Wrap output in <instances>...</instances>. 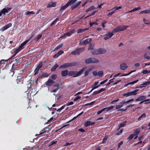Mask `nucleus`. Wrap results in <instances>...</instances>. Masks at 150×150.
I'll return each instance as SVG.
<instances>
[{
	"label": "nucleus",
	"instance_id": "f257e3e1",
	"mask_svg": "<svg viewBox=\"0 0 150 150\" xmlns=\"http://www.w3.org/2000/svg\"><path fill=\"white\" fill-rule=\"evenodd\" d=\"M85 69V68H83L79 71H70L68 75L69 76H72L73 77L78 76L80 75L84 71Z\"/></svg>",
	"mask_w": 150,
	"mask_h": 150
},
{
	"label": "nucleus",
	"instance_id": "f03ea898",
	"mask_svg": "<svg viewBox=\"0 0 150 150\" xmlns=\"http://www.w3.org/2000/svg\"><path fill=\"white\" fill-rule=\"evenodd\" d=\"M127 27L128 26L126 25H122L120 26H118L116 28L114 29L113 30L112 32L113 33H115L120 31H122L126 29Z\"/></svg>",
	"mask_w": 150,
	"mask_h": 150
},
{
	"label": "nucleus",
	"instance_id": "7ed1b4c3",
	"mask_svg": "<svg viewBox=\"0 0 150 150\" xmlns=\"http://www.w3.org/2000/svg\"><path fill=\"white\" fill-rule=\"evenodd\" d=\"M77 0H69L65 6L62 7L60 8V11L65 10L69 6L71 5Z\"/></svg>",
	"mask_w": 150,
	"mask_h": 150
},
{
	"label": "nucleus",
	"instance_id": "20e7f679",
	"mask_svg": "<svg viewBox=\"0 0 150 150\" xmlns=\"http://www.w3.org/2000/svg\"><path fill=\"white\" fill-rule=\"evenodd\" d=\"M139 90L138 89H136L133 91L128 92L126 93H125L123 94V96H126V97H128L132 96H135L137 94V92L139 91Z\"/></svg>",
	"mask_w": 150,
	"mask_h": 150
},
{
	"label": "nucleus",
	"instance_id": "39448f33",
	"mask_svg": "<svg viewBox=\"0 0 150 150\" xmlns=\"http://www.w3.org/2000/svg\"><path fill=\"white\" fill-rule=\"evenodd\" d=\"M35 89H32L31 91H26V94L28 95L27 98L30 97L31 96H33L36 94L38 92V91L35 92Z\"/></svg>",
	"mask_w": 150,
	"mask_h": 150
},
{
	"label": "nucleus",
	"instance_id": "423d86ee",
	"mask_svg": "<svg viewBox=\"0 0 150 150\" xmlns=\"http://www.w3.org/2000/svg\"><path fill=\"white\" fill-rule=\"evenodd\" d=\"M84 50V48H81L79 49H76L73 52L71 53V54L74 55H76L80 54L82 51Z\"/></svg>",
	"mask_w": 150,
	"mask_h": 150
},
{
	"label": "nucleus",
	"instance_id": "0eeeda50",
	"mask_svg": "<svg viewBox=\"0 0 150 150\" xmlns=\"http://www.w3.org/2000/svg\"><path fill=\"white\" fill-rule=\"evenodd\" d=\"M11 9L10 7H6L3 8L1 11H0V17L3 14L5 15L6 13L8 12V11Z\"/></svg>",
	"mask_w": 150,
	"mask_h": 150
},
{
	"label": "nucleus",
	"instance_id": "6e6552de",
	"mask_svg": "<svg viewBox=\"0 0 150 150\" xmlns=\"http://www.w3.org/2000/svg\"><path fill=\"white\" fill-rule=\"evenodd\" d=\"M74 65L73 63H66L63 65L59 67V68L60 69L66 68L69 67H71L74 66Z\"/></svg>",
	"mask_w": 150,
	"mask_h": 150
},
{
	"label": "nucleus",
	"instance_id": "1a4fd4ad",
	"mask_svg": "<svg viewBox=\"0 0 150 150\" xmlns=\"http://www.w3.org/2000/svg\"><path fill=\"white\" fill-rule=\"evenodd\" d=\"M113 33L110 32L107 33L105 35L104 39L106 40L111 38L113 35Z\"/></svg>",
	"mask_w": 150,
	"mask_h": 150
},
{
	"label": "nucleus",
	"instance_id": "9d476101",
	"mask_svg": "<svg viewBox=\"0 0 150 150\" xmlns=\"http://www.w3.org/2000/svg\"><path fill=\"white\" fill-rule=\"evenodd\" d=\"M128 67V66L125 63H123L120 65V68L121 70H125Z\"/></svg>",
	"mask_w": 150,
	"mask_h": 150
},
{
	"label": "nucleus",
	"instance_id": "9b49d317",
	"mask_svg": "<svg viewBox=\"0 0 150 150\" xmlns=\"http://www.w3.org/2000/svg\"><path fill=\"white\" fill-rule=\"evenodd\" d=\"M29 40H26L23 42L18 47V48L21 50L24 48V46L28 42Z\"/></svg>",
	"mask_w": 150,
	"mask_h": 150
},
{
	"label": "nucleus",
	"instance_id": "f8f14e48",
	"mask_svg": "<svg viewBox=\"0 0 150 150\" xmlns=\"http://www.w3.org/2000/svg\"><path fill=\"white\" fill-rule=\"evenodd\" d=\"M54 83V81L51 79H49L46 82V84L48 86H50L53 84Z\"/></svg>",
	"mask_w": 150,
	"mask_h": 150
},
{
	"label": "nucleus",
	"instance_id": "ddd939ff",
	"mask_svg": "<svg viewBox=\"0 0 150 150\" xmlns=\"http://www.w3.org/2000/svg\"><path fill=\"white\" fill-rule=\"evenodd\" d=\"M11 25L12 24L11 23L8 24L2 27L1 29V30L2 31H4L11 27Z\"/></svg>",
	"mask_w": 150,
	"mask_h": 150
},
{
	"label": "nucleus",
	"instance_id": "4468645a",
	"mask_svg": "<svg viewBox=\"0 0 150 150\" xmlns=\"http://www.w3.org/2000/svg\"><path fill=\"white\" fill-rule=\"evenodd\" d=\"M92 39L91 38H87L83 41L82 44L83 45H86L91 42L92 41Z\"/></svg>",
	"mask_w": 150,
	"mask_h": 150
},
{
	"label": "nucleus",
	"instance_id": "2eb2a0df",
	"mask_svg": "<svg viewBox=\"0 0 150 150\" xmlns=\"http://www.w3.org/2000/svg\"><path fill=\"white\" fill-rule=\"evenodd\" d=\"M146 97L144 96H140L137 98L136 99L135 101H141L143 100H144L146 99Z\"/></svg>",
	"mask_w": 150,
	"mask_h": 150
},
{
	"label": "nucleus",
	"instance_id": "dca6fc26",
	"mask_svg": "<svg viewBox=\"0 0 150 150\" xmlns=\"http://www.w3.org/2000/svg\"><path fill=\"white\" fill-rule=\"evenodd\" d=\"M20 51H21L18 48H15L13 50V51L14 53L13 55V57H15L16 55Z\"/></svg>",
	"mask_w": 150,
	"mask_h": 150
},
{
	"label": "nucleus",
	"instance_id": "f3484780",
	"mask_svg": "<svg viewBox=\"0 0 150 150\" xmlns=\"http://www.w3.org/2000/svg\"><path fill=\"white\" fill-rule=\"evenodd\" d=\"M81 1H78L75 4L72 5L71 6L72 10H73L76 8L80 4Z\"/></svg>",
	"mask_w": 150,
	"mask_h": 150
},
{
	"label": "nucleus",
	"instance_id": "a211bd4d",
	"mask_svg": "<svg viewBox=\"0 0 150 150\" xmlns=\"http://www.w3.org/2000/svg\"><path fill=\"white\" fill-rule=\"evenodd\" d=\"M98 81H95L94 82L93 85L92 86V87L93 88V89L97 88L100 86L99 85H98Z\"/></svg>",
	"mask_w": 150,
	"mask_h": 150
},
{
	"label": "nucleus",
	"instance_id": "6ab92c4d",
	"mask_svg": "<svg viewBox=\"0 0 150 150\" xmlns=\"http://www.w3.org/2000/svg\"><path fill=\"white\" fill-rule=\"evenodd\" d=\"M99 54H101L105 53L106 52L105 49L104 48H100L98 49Z\"/></svg>",
	"mask_w": 150,
	"mask_h": 150
},
{
	"label": "nucleus",
	"instance_id": "aec40b11",
	"mask_svg": "<svg viewBox=\"0 0 150 150\" xmlns=\"http://www.w3.org/2000/svg\"><path fill=\"white\" fill-rule=\"evenodd\" d=\"M140 129L138 128L134 131V133L133 134L134 136H137L140 132Z\"/></svg>",
	"mask_w": 150,
	"mask_h": 150
},
{
	"label": "nucleus",
	"instance_id": "412c9836",
	"mask_svg": "<svg viewBox=\"0 0 150 150\" xmlns=\"http://www.w3.org/2000/svg\"><path fill=\"white\" fill-rule=\"evenodd\" d=\"M68 71L67 70H65L64 71H62L61 72V74L62 76H66L67 74H68Z\"/></svg>",
	"mask_w": 150,
	"mask_h": 150
},
{
	"label": "nucleus",
	"instance_id": "4be33fe9",
	"mask_svg": "<svg viewBox=\"0 0 150 150\" xmlns=\"http://www.w3.org/2000/svg\"><path fill=\"white\" fill-rule=\"evenodd\" d=\"M94 124L93 122H91L90 121H87L86 122L84 123V125L85 126L87 127L89 125H92Z\"/></svg>",
	"mask_w": 150,
	"mask_h": 150
},
{
	"label": "nucleus",
	"instance_id": "5701e85b",
	"mask_svg": "<svg viewBox=\"0 0 150 150\" xmlns=\"http://www.w3.org/2000/svg\"><path fill=\"white\" fill-rule=\"evenodd\" d=\"M59 84H57L55 85H54V86H56L57 88H55L53 90H52L51 92L52 93H55L56 92H57V90H58V88L59 87Z\"/></svg>",
	"mask_w": 150,
	"mask_h": 150
},
{
	"label": "nucleus",
	"instance_id": "b1692460",
	"mask_svg": "<svg viewBox=\"0 0 150 150\" xmlns=\"http://www.w3.org/2000/svg\"><path fill=\"white\" fill-rule=\"evenodd\" d=\"M91 59L92 63H96L99 62V60L96 58L91 57Z\"/></svg>",
	"mask_w": 150,
	"mask_h": 150
},
{
	"label": "nucleus",
	"instance_id": "393cba45",
	"mask_svg": "<svg viewBox=\"0 0 150 150\" xmlns=\"http://www.w3.org/2000/svg\"><path fill=\"white\" fill-rule=\"evenodd\" d=\"M115 107L114 106L112 105L108 107L107 108H104L105 110V111H108L110 110L113 108Z\"/></svg>",
	"mask_w": 150,
	"mask_h": 150
},
{
	"label": "nucleus",
	"instance_id": "a878e982",
	"mask_svg": "<svg viewBox=\"0 0 150 150\" xmlns=\"http://www.w3.org/2000/svg\"><path fill=\"white\" fill-rule=\"evenodd\" d=\"M88 29V28L79 29L77 30V32L78 33H82V32H83V31L87 30Z\"/></svg>",
	"mask_w": 150,
	"mask_h": 150
},
{
	"label": "nucleus",
	"instance_id": "bb28decb",
	"mask_svg": "<svg viewBox=\"0 0 150 150\" xmlns=\"http://www.w3.org/2000/svg\"><path fill=\"white\" fill-rule=\"evenodd\" d=\"M94 55H97L99 54H98V50H93L91 52Z\"/></svg>",
	"mask_w": 150,
	"mask_h": 150
},
{
	"label": "nucleus",
	"instance_id": "cd10ccee",
	"mask_svg": "<svg viewBox=\"0 0 150 150\" xmlns=\"http://www.w3.org/2000/svg\"><path fill=\"white\" fill-rule=\"evenodd\" d=\"M150 83V81H147L146 82L144 83H142L141 85V86H141V87H145L146 86L149 85Z\"/></svg>",
	"mask_w": 150,
	"mask_h": 150
},
{
	"label": "nucleus",
	"instance_id": "c85d7f7f",
	"mask_svg": "<svg viewBox=\"0 0 150 150\" xmlns=\"http://www.w3.org/2000/svg\"><path fill=\"white\" fill-rule=\"evenodd\" d=\"M85 62L86 64L92 63L91 57L86 59L85 60Z\"/></svg>",
	"mask_w": 150,
	"mask_h": 150
},
{
	"label": "nucleus",
	"instance_id": "c756f323",
	"mask_svg": "<svg viewBox=\"0 0 150 150\" xmlns=\"http://www.w3.org/2000/svg\"><path fill=\"white\" fill-rule=\"evenodd\" d=\"M150 13V9H148L147 10H145L142 11L140 13H145L146 14L149 13Z\"/></svg>",
	"mask_w": 150,
	"mask_h": 150
},
{
	"label": "nucleus",
	"instance_id": "7c9ffc66",
	"mask_svg": "<svg viewBox=\"0 0 150 150\" xmlns=\"http://www.w3.org/2000/svg\"><path fill=\"white\" fill-rule=\"evenodd\" d=\"M123 106V105L122 104V103H121L119 105H117L115 106V109L116 110H118L120 109V108H122Z\"/></svg>",
	"mask_w": 150,
	"mask_h": 150
},
{
	"label": "nucleus",
	"instance_id": "2f4dec72",
	"mask_svg": "<svg viewBox=\"0 0 150 150\" xmlns=\"http://www.w3.org/2000/svg\"><path fill=\"white\" fill-rule=\"evenodd\" d=\"M59 66L57 64H56L51 69L52 71H54Z\"/></svg>",
	"mask_w": 150,
	"mask_h": 150
},
{
	"label": "nucleus",
	"instance_id": "473e14b6",
	"mask_svg": "<svg viewBox=\"0 0 150 150\" xmlns=\"http://www.w3.org/2000/svg\"><path fill=\"white\" fill-rule=\"evenodd\" d=\"M56 3L55 2H53L51 4H49L47 6L48 8L54 7L56 6Z\"/></svg>",
	"mask_w": 150,
	"mask_h": 150
},
{
	"label": "nucleus",
	"instance_id": "72a5a7b5",
	"mask_svg": "<svg viewBox=\"0 0 150 150\" xmlns=\"http://www.w3.org/2000/svg\"><path fill=\"white\" fill-rule=\"evenodd\" d=\"M134 105V104L133 105H131V104H130V105H127L126 106V108L125 109V110H123L122 109H120V110H118V111H125L128 108H129V107H132V106H133V105Z\"/></svg>",
	"mask_w": 150,
	"mask_h": 150
},
{
	"label": "nucleus",
	"instance_id": "f704fd0d",
	"mask_svg": "<svg viewBox=\"0 0 150 150\" xmlns=\"http://www.w3.org/2000/svg\"><path fill=\"white\" fill-rule=\"evenodd\" d=\"M95 8L93 6H91L90 7L88 8L86 10V12H88L89 11H91L92 10H93V9H94Z\"/></svg>",
	"mask_w": 150,
	"mask_h": 150
},
{
	"label": "nucleus",
	"instance_id": "c9c22d12",
	"mask_svg": "<svg viewBox=\"0 0 150 150\" xmlns=\"http://www.w3.org/2000/svg\"><path fill=\"white\" fill-rule=\"evenodd\" d=\"M35 12L33 11H27L25 13V14L27 15H30L31 14H35Z\"/></svg>",
	"mask_w": 150,
	"mask_h": 150
},
{
	"label": "nucleus",
	"instance_id": "e433bc0d",
	"mask_svg": "<svg viewBox=\"0 0 150 150\" xmlns=\"http://www.w3.org/2000/svg\"><path fill=\"white\" fill-rule=\"evenodd\" d=\"M146 116V115L145 113L142 114L140 117H139L138 118V120H140L142 118H145Z\"/></svg>",
	"mask_w": 150,
	"mask_h": 150
},
{
	"label": "nucleus",
	"instance_id": "4c0bfd02",
	"mask_svg": "<svg viewBox=\"0 0 150 150\" xmlns=\"http://www.w3.org/2000/svg\"><path fill=\"white\" fill-rule=\"evenodd\" d=\"M71 35V33L70 32H68L67 33H66L63 36V37L64 38H65L67 36H70Z\"/></svg>",
	"mask_w": 150,
	"mask_h": 150
},
{
	"label": "nucleus",
	"instance_id": "58836bf2",
	"mask_svg": "<svg viewBox=\"0 0 150 150\" xmlns=\"http://www.w3.org/2000/svg\"><path fill=\"white\" fill-rule=\"evenodd\" d=\"M144 57L146 59H149L150 58V57L148 55V54L147 53H145L144 54Z\"/></svg>",
	"mask_w": 150,
	"mask_h": 150
},
{
	"label": "nucleus",
	"instance_id": "ea45409f",
	"mask_svg": "<svg viewBox=\"0 0 150 150\" xmlns=\"http://www.w3.org/2000/svg\"><path fill=\"white\" fill-rule=\"evenodd\" d=\"M103 71H100L98 72V74L100 77H101L103 76Z\"/></svg>",
	"mask_w": 150,
	"mask_h": 150
},
{
	"label": "nucleus",
	"instance_id": "a19ab883",
	"mask_svg": "<svg viewBox=\"0 0 150 150\" xmlns=\"http://www.w3.org/2000/svg\"><path fill=\"white\" fill-rule=\"evenodd\" d=\"M63 46V45L62 44H61L57 46L55 48L54 50H57L58 49L62 47Z\"/></svg>",
	"mask_w": 150,
	"mask_h": 150
},
{
	"label": "nucleus",
	"instance_id": "79ce46f5",
	"mask_svg": "<svg viewBox=\"0 0 150 150\" xmlns=\"http://www.w3.org/2000/svg\"><path fill=\"white\" fill-rule=\"evenodd\" d=\"M134 136L133 134H131L127 138V139L128 140H131Z\"/></svg>",
	"mask_w": 150,
	"mask_h": 150
},
{
	"label": "nucleus",
	"instance_id": "37998d69",
	"mask_svg": "<svg viewBox=\"0 0 150 150\" xmlns=\"http://www.w3.org/2000/svg\"><path fill=\"white\" fill-rule=\"evenodd\" d=\"M65 106V105H64L63 106H62L60 108L58 109V110H57V111L59 112L61 111L64 108Z\"/></svg>",
	"mask_w": 150,
	"mask_h": 150
},
{
	"label": "nucleus",
	"instance_id": "c03bdc74",
	"mask_svg": "<svg viewBox=\"0 0 150 150\" xmlns=\"http://www.w3.org/2000/svg\"><path fill=\"white\" fill-rule=\"evenodd\" d=\"M141 9V7L140 6H139V7H138L135 8H133V9H132V11H133V12H134L135 11H138V10H139V9Z\"/></svg>",
	"mask_w": 150,
	"mask_h": 150
},
{
	"label": "nucleus",
	"instance_id": "a18cd8bd",
	"mask_svg": "<svg viewBox=\"0 0 150 150\" xmlns=\"http://www.w3.org/2000/svg\"><path fill=\"white\" fill-rule=\"evenodd\" d=\"M43 65V63L42 62H41L39 64L37 68L38 69H39L40 68H41Z\"/></svg>",
	"mask_w": 150,
	"mask_h": 150
},
{
	"label": "nucleus",
	"instance_id": "49530a36",
	"mask_svg": "<svg viewBox=\"0 0 150 150\" xmlns=\"http://www.w3.org/2000/svg\"><path fill=\"white\" fill-rule=\"evenodd\" d=\"M125 125V122H123L121 123L119 125V129L122 127H123Z\"/></svg>",
	"mask_w": 150,
	"mask_h": 150
},
{
	"label": "nucleus",
	"instance_id": "de8ad7c7",
	"mask_svg": "<svg viewBox=\"0 0 150 150\" xmlns=\"http://www.w3.org/2000/svg\"><path fill=\"white\" fill-rule=\"evenodd\" d=\"M143 21L144 22V23L146 24H150L149 22V21L147 20L145 18L143 19Z\"/></svg>",
	"mask_w": 150,
	"mask_h": 150
},
{
	"label": "nucleus",
	"instance_id": "09e8293b",
	"mask_svg": "<svg viewBox=\"0 0 150 150\" xmlns=\"http://www.w3.org/2000/svg\"><path fill=\"white\" fill-rule=\"evenodd\" d=\"M138 80H136L135 81H134L132 82H129V84L130 85H133V84H134L137 83L138 81Z\"/></svg>",
	"mask_w": 150,
	"mask_h": 150
},
{
	"label": "nucleus",
	"instance_id": "8fccbe9b",
	"mask_svg": "<svg viewBox=\"0 0 150 150\" xmlns=\"http://www.w3.org/2000/svg\"><path fill=\"white\" fill-rule=\"evenodd\" d=\"M106 23V22L105 21H103L102 23V27L103 28H104L105 27V24Z\"/></svg>",
	"mask_w": 150,
	"mask_h": 150
},
{
	"label": "nucleus",
	"instance_id": "3c124183",
	"mask_svg": "<svg viewBox=\"0 0 150 150\" xmlns=\"http://www.w3.org/2000/svg\"><path fill=\"white\" fill-rule=\"evenodd\" d=\"M58 18H57L54 20L51 24V25L52 26L55 24L56 22H57L58 20Z\"/></svg>",
	"mask_w": 150,
	"mask_h": 150
},
{
	"label": "nucleus",
	"instance_id": "603ef678",
	"mask_svg": "<svg viewBox=\"0 0 150 150\" xmlns=\"http://www.w3.org/2000/svg\"><path fill=\"white\" fill-rule=\"evenodd\" d=\"M39 69H38L37 68H36L34 71V75H37L38 74V71L39 70Z\"/></svg>",
	"mask_w": 150,
	"mask_h": 150
},
{
	"label": "nucleus",
	"instance_id": "864d4df0",
	"mask_svg": "<svg viewBox=\"0 0 150 150\" xmlns=\"http://www.w3.org/2000/svg\"><path fill=\"white\" fill-rule=\"evenodd\" d=\"M57 75L56 74H53L51 76V79L53 80H55L57 78Z\"/></svg>",
	"mask_w": 150,
	"mask_h": 150
},
{
	"label": "nucleus",
	"instance_id": "5fc2aeb1",
	"mask_svg": "<svg viewBox=\"0 0 150 150\" xmlns=\"http://www.w3.org/2000/svg\"><path fill=\"white\" fill-rule=\"evenodd\" d=\"M45 131H46L45 129H43L41 131V132H40V133L39 134H36V136H37L39 135H40V134H43V133H44L45 132Z\"/></svg>",
	"mask_w": 150,
	"mask_h": 150
},
{
	"label": "nucleus",
	"instance_id": "6e6d98bb",
	"mask_svg": "<svg viewBox=\"0 0 150 150\" xmlns=\"http://www.w3.org/2000/svg\"><path fill=\"white\" fill-rule=\"evenodd\" d=\"M115 10H113L111 12H110L109 13L108 15V16H111L113 13H114L115 12Z\"/></svg>",
	"mask_w": 150,
	"mask_h": 150
},
{
	"label": "nucleus",
	"instance_id": "4d7b16f0",
	"mask_svg": "<svg viewBox=\"0 0 150 150\" xmlns=\"http://www.w3.org/2000/svg\"><path fill=\"white\" fill-rule=\"evenodd\" d=\"M105 111V110H104V108H103L102 109L98 111L97 112V115H99L102 112H103V111Z\"/></svg>",
	"mask_w": 150,
	"mask_h": 150
},
{
	"label": "nucleus",
	"instance_id": "13d9d810",
	"mask_svg": "<svg viewBox=\"0 0 150 150\" xmlns=\"http://www.w3.org/2000/svg\"><path fill=\"white\" fill-rule=\"evenodd\" d=\"M142 73L144 74H145L149 73V71H148L146 70H144L143 71Z\"/></svg>",
	"mask_w": 150,
	"mask_h": 150
},
{
	"label": "nucleus",
	"instance_id": "bf43d9fd",
	"mask_svg": "<svg viewBox=\"0 0 150 150\" xmlns=\"http://www.w3.org/2000/svg\"><path fill=\"white\" fill-rule=\"evenodd\" d=\"M121 8V6H119V7L116 6L115 7L113 8L112 9V10L114 9V10H115V11L116 10L119 9Z\"/></svg>",
	"mask_w": 150,
	"mask_h": 150
},
{
	"label": "nucleus",
	"instance_id": "052dcab7",
	"mask_svg": "<svg viewBox=\"0 0 150 150\" xmlns=\"http://www.w3.org/2000/svg\"><path fill=\"white\" fill-rule=\"evenodd\" d=\"M73 103H74L72 101L68 102L67 103L66 105L67 106H69L70 105H72L73 104Z\"/></svg>",
	"mask_w": 150,
	"mask_h": 150
},
{
	"label": "nucleus",
	"instance_id": "680f3d73",
	"mask_svg": "<svg viewBox=\"0 0 150 150\" xmlns=\"http://www.w3.org/2000/svg\"><path fill=\"white\" fill-rule=\"evenodd\" d=\"M98 73L97 71H95L93 72V75L94 76H96L98 75Z\"/></svg>",
	"mask_w": 150,
	"mask_h": 150
},
{
	"label": "nucleus",
	"instance_id": "e2e57ef3",
	"mask_svg": "<svg viewBox=\"0 0 150 150\" xmlns=\"http://www.w3.org/2000/svg\"><path fill=\"white\" fill-rule=\"evenodd\" d=\"M81 98V97L80 96H77L75 98V99L74 100V101H76L79 99Z\"/></svg>",
	"mask_w": 150,
	"mask_h": 150
},
{
	"label": "nucleus",
	"instance_id": "0e129e2a",
	"mask_svg": "<svg viewBox=\"0 0 150 150\" xmlns=\"http://www.w3.org/2000/svg\"><path fill=\"white\" fill-rule=\"evenodd\" d=\"M108 139L107 136H105L104 138L103 139V143H104Z\"/></svg>",
	"mask_w": 150,
	"mask_h": 150
},
{
	"label": "nucleus",
	"instance_id": "69168bd1",
	"mask_svg": "<svg viewBox=\"0 0 150 150\" xmlns=\"http://www.w3.org/2000/svg\"><path fill=\"white\" fill-rule=\"evenodd\" d=\"M123 144V142L122 141L119 143L118 144V149L119 148L120 146Z\"/></svg>",
	"mask_w": 150,
	"mask_h": 150
},
{
	"label": "nucleus",
	"instance_id": "338daca9",
	"mask_svg": "<svg viewBox=\"0 0 150 150\" xmlns=\"http://www.w3.org/2000/svg\"><path fill=\"white\" fill-rule=\"evenodd\" d=\"M105 88H101L100 90H99L98 91V92H99V93H101V92L104 91L105 90Z\"/></svg>",
	"mask_w": 150,
	"mask_h": 150
},
{
	"label": "nucleus",
	"instance_id": "774afa93",
	"mask_svg": "<svg viewBox=\"0 0 150 150\" xmlns=\"http://www.w3.org/2000/svg\"><path fill=\"white\" fill-rule=\"evenodd\" d=\"M122 132V129H120L119 132H118L116 134L117 135H120Z\"/></svg>",
	"mask_w": 150,
	"mask_h": 150
}]
</instances>
